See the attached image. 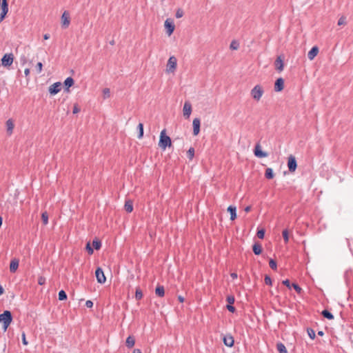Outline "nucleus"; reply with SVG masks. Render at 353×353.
Wrapping results in <instances>:
<instances>
[{"instance_id":"nucleus-1","label":"nucleus","mask_w":353,"mask_h":353,"mask_svg":"<svg viewBox=\"0 0 353 353\" xmlns=\"http://www.w3.org/2000/svg\"><path fill=\"white\" fill-rule=\"evenodd\" d=\"M171 145L172 141L170 137L165 134V130H163L160 134L159 146L161 149L165 150L167 147H170Z\"/></svg>"},{"instance_id":"nucleus-2","label":"nucleus","mask_w":353,"mask_h":353,"mask_svg":"<svg viewBox=\"0 0 353 353\" xmlns=\"http://www.w3.org/2000/svg\"><path fill=\"white\" fill-rule=\"evenodd\" d=\"M12 321V315L10 311L6 310L0 314V322L3 323L4 331H6Z\"/></svg>"},{"instance_id":"nucleus-3","label":"nucleus","mask_w":353,"mask_h":353,"mask_svg":"<svg viewBox=\"0 0 353 353\" xmlns=\"http://www.w3.org/2000/svg\"><path fill=\"white\" fill-rule=\"evenodd\" d=\"M263 92L262 87L260 85H256L251 90V96L254 100L259 101Z\"/></svg>"},{"instance_id":"nucleus-4","label":"nucleus","mask_w":353,"mask_h":353,"mask_svg":"<svg viewBox=\"0 0 353 353\" xmlns=\"http://www.w3.org/2000/svg\"><path fill=\"white\" fill-rule=\"evenodd\" d=\"M14 61V55L12 53L5 54L1 58V65L4 67L10 66Z\"/></svg>"},{"instance_id":"nucleus-5","label":"nucleus","mask_w":353,"mask_h":353,"mask_svg":"<svg viewBox=\"0 0 353 353\" xmlns=\"http://www.w3.org/2000/svg\"><path fill=\"white\" fill-rule=\"evenodd\" d=\"M95 276L98 283L103 284L106 281V277L101 268L98 267L95 271Z\"/></svg>"},{"instance_id":"nucleus-6","label":"nucleus","mask_w":353,"mask_h":353,"mask_svg":"<svg viewBox=\"0 0 353 353\" xmlns=\"http://www.w3.org/2000/svg\"><path fill=\"white\" fill-rule=\"evenodd\" d=\"M177 60L174 56H171L167 63V70L168 72H174L176 68Z\"/></svg>"},{"instance_id":"nucleus-7","label":"nucleus","mask_w":353,"mask_h":353,"mask_svg":"<svg viewBox=\"0 0 353 353\" xmlns=\"http://www.w3.org/2000/svg\"><path fill=\"white\" fill-rule=\"evenodd\" d=\"M164 26L166 29V32L169 36H170L173 33L175 28L173 20L171 19H167L165 21Z\"/></svg>"},{"instance_id":"nucleus-8","label":"nucleus","mask_w":353,"mask_h":353,"mask_svg":"<svg viewBox=\"0 0 353 353\" xmlns=\"http://www.w3.org/2000/svg\"><path fill=\"white\" fill-rule=\"evenodd\" d=\"M288 167L290 172H294L297 168L296 160L293 155H290L288 157Z\"/></svg>"},{"instance_id":"nucleus-9","label":"nucleus","mask_w":353,"mask_h":353,"mask_svg":"<svg viewBox=\"0 0 353 353\" xmlns=\"http://www.w3.org/2000/svg\"><path fill=\"white\" fill-rule=\"evenodd\" d=\"M70 23V14L67 11H64L61 16V25L63 28H66Z\"/></svg>"},{"instance_id":"nucleus-10","label":"nucleus","mask_w":353,"mask_h":353,"mask_svg":"<svg viewBox=\"0 0 353 353\" xmlns=\"http://www.w3.org/2000/svg\"><path fill=\"white\" fill-rule=\"evenodd\" d=\"M61 89V83L56 82L49 87V92L51 95L57 94Z\"/></svg>"},{"instance_id":"nucleus-11","label":"nucleus","mask_w":353,"mask_h":353,"mask_svg":"<svg viewBox=\"0 0 353 353\" xmlns=\"http://www.w3.org/2000/svg\"><path fill=\"white\" fill-rule=\"evenodd\" d=\"M192 112V105L190 101H186L184 103L183 108V114L185 117L188 119Z\"/></svg>"},{"instance_id":"nucleus-12","label":"nucleus","mask_w":353,"mask_h":353,"mask_svg":"<svg viewBox=\"0 0 353 353\" xmlns=\"http://www.w3.org/2000/svg\"><path fill=\"white\" fill-rule=\"evenodd\" d=\"M193 135L197 136L200 132L201 120L199 118H194L192 121Z\"/></svg>"},{"instance_id":"nucleus-13","label":"nucleus","mask_w":353,"mask_h":353,"mask_svg":"<svg viewBox=\"0 0 353 353\" xmlns=\"http://www.w3.org/2000/svg\"><path fill=\"white\" fill-rule=\"evenodd\" d=\"M223 341L225 345L232 347L234 344V337L231 334L224 335Z\"/></svg>"},{"instance_id":"nucleus-14","label":"nucleus","mask_w":353,"mask_h":353,"mask_svg":"<svg viewBox=\"0 0 353 353\" xmlns=\"http://www.w3.org/2000/svg\"><path fill=\"white\" fill-rule=\"evenodd\" d=\"M254 153V155L259 158H263L268 156V154L265 152L262 151L259 143L256 145Z\"/></svg>"},{"instance_id":"nucleus-15","label":"nucleus","mask_w":353,"mask_h":353,"mask_svg":"<svg viewBox=\"0 0 353 353\" xmlns=\"http://www.w3.org/2000/svg\"><path fill=\"white\" fill-rule=\"evenodd\" d=\"M274 65L276 70H277L279 72H281L283 70L284 64L283 59L281 56L277 57L276 59L274 61Z\"/></svg>"},{"instance_id":"nucleus-16","label":"nucleus","mask_w":353,"mask_h":353,"mask_svg":"<svg viewBox=\"0 0 353 353\" xmlns=\"http://www.w3.org/2000/svg\"><path fill=\"white\" fill-rule=\"evenodd\" d=\"M284 88V80L283 78H278L274 83V90L276 92H281Z\"/></svg>"},{"instance_id":"nucleus-17","label":"nucleus","mask_w":353,"mask_h":353,"mask_svg":"<svg viewBox=\"0 0 353 353\" xmlns=\"http://www.w3.org/2000/svg\"><path fill=\"white\" fill-rule=\"evenodd\" d=\"M74 81L73 78H72L71 77L66 78L63 82L65 91L69 92L70 88L74 85Z\"/></svg>"},{"instance_id":"nucleus-18","label":"nucleus","mask_w":353,"mask_h":353,"mask_svg":"<svg viewBox=\"0 0 353 353\" xmlns=\"http://www.w3.org/2000/svg\"><path fill=\"white\" fill-rule=\"evenodd\" d=\"M19 261L17 259H13L12 260H11L10 264V272L14 273L17 271V270L18 269V267H19Z\"/></svg>"},{"instance_id":"nucleus-19","label":"nucleus","mask_w":353,"mask_h":353,"mask_svg":"<svg viewBox=\"0 0 353 353\" xmlns=\"http://www.w3.org/2000/svg\"><path fill=\"white\" fill-rule=\"evenodd\" d=\"M319 52V48L317 46H314L307 53V57L310 60L314 59Z\"/></svg>"},{"instance_id":"nucleus-20","label":"nucleus","mask_w":353,"mask_h":353,"mask_svg":"<svg viewBox=\"0 0 353 353\" xmlns=\"http://www.w3.org/2000/svg\"><path fill=\"white\" fill-rule=\"evenodd\" d=\"M228 211L230 214V219L234 221L236 218V208L233 205H230L228 208Z\"/></svg>"},{"instance_id":"nucleus-21","label":"nucleus","mask_w":353,"mask_h":353,"mask_svg":"<svg viewBox=\"0 0 353 353\" xmlns=\"http://www.w3.org/2000/svg\"><path fill=\"white\" fill-rule=\"evenodd\" d=\"M14 126V125L12 119H10L6 121L7 133L9 135L12 134Z\"/></svg>"},{"instance_id":"nucleus-22","label":"nucleus","mask_w":353,"mask_h":353,"mask_svg":"<svg viewBox=\"0 0 353 353\" xmlns=\"http://www.w3.org/2000/svg\"><path fill=\"white\" fill-rule=\"evenodd\" d=\"M252 250L254 254L259 255L262 252V246L259 243H255L252 246Z\"/></svg>"},{"instance_id":"nucleus-23","label":"nucleus","mask_w":353,"mask_h":353,"mask_svg":"<svg viewBox=\"0 0 353 353\" xmlns=\"http://www.w3.org/2000/svg\"><path fill=\"white\" fill-rule=\"evenodd\" d=\"M155 294L159 297H163L165 295V289L163 285H157L155 289Z\"/></svg>"},{"instance_id":"nucleus-24","label":"nucleus","mask_w":353,"mask_h":353,"mask_svg":"<svg viewBox=\"0 0 353 353\" xmlns=\"http://www.w3.org/2000/svg\"><path fill=\"white\" fill-rule=\"evenodd\" d=\"M124 208L127 212H128V213L132 212L133 210L132 201L131 200L126 201L125 203Z\"/></svg>"},{"instance_id":"nucleus-25","label":"nucleus","mask_w":353,"mask_h":353,"mask_svg":"<svg viewBox=\"0 0 353 353\" xmlns=\"http://www.w3.org/2000/svg\"><path fill=\"white\" fill-rule=\"evenodd\" d=\"M321 315L329 320L334 319V315L327 310H324L321 312Z\"/></svg>"},{"instance_id":"nucleus-26","label":"nucleus","mask_w":353,"mask_h":353,"mask_svg":"<svg viewBox=\"0 0 353 353\" xmlns=\"http://www.w3.org/2000/svg\"><path fill=\"white\" fill-rule=\"evenodd\" d=\"M276 349L279 353H288V350L282 343H278L276 344Z\"/></svg>"},{"instance_id":"nucleus-27","label":"nucleus","mask_w":353,"mask_h":353,"mask_svg":"<svg viewBox=\"0 0 353 353\" xmlns=\"http://www.w3.org/2000/svg\"><path fill=\"white\" fill-rule=\"evenodd\" d=\"M125 343H126V346L129 348H131L134 345L135 340L132 336H129L127 338Z\"/></svg>"},{"instance_id":"nucleus-28","label":"nucleus","mask_w":353,"mask_h":353,"mask_svg":"<svg viewBox=\"0 0 353 353\" xmlns=\"http://www.w3.org/2000/svg\"><path fill=\"white\" fill-rule=\"evenodd\" d=\"M274 174L272 169L270 168H268L265 170V176L268 179H271L274 177Z\"/></svg>"},{"instance_id":"nucleus-29","label":"nucleus","mask_w":353,"mask_h":353,"mask_svg":"<svg viewBox=\"0 0 353 353\" xmlns=\"http://www.w3.org/2000/svg\"><path fill=\"white\" fill-rule=\"evenodd\" d=\"M137 130L139 132L138 138L139 139H142L143 137V124L142 123H139L137 126Z\"/></svg>"},{"instance_id":"nucleus-30","label":"nucleus","mask_w":353,"mask_h":353,"mask_svg":"<svg viewBox=\"0 0 353 353\" xmlns=\"http://www.w3.org/2000/svg\"><path fill=\"white\" fill-rule=\"evenodd\" d=\"M58 296H59V301H65L67 299V297H68L67 294L65 293V292L63 290H61L59 292Z\"/></svg>"},{"instance_id":"nucleus-31","label":"nucleus","mask_w":353,"mask_h":353,"mask_svg":"<svg viewBox=\"0 0 353 353\" xmlns=\"http://www.w3.org/2000/svg\"><path fill=\"white\" fill-rule=\"evenodd\" d=\"M135 298L138 301L141 300L143 298V292L139 288L136 289Z\"/></svg>"},{"instance_id":"nucleus-32","label":"nucleus","mask_w":353,"mask_h":353,"mask_svg":"<svg viewBox=\"0 0 353 353\" xmlns=\"http://www.w3.org/2000/svg\"><path fill=\"white\" fill-rule=\"evenodd\" d=\"M282 235H283V240H284L285 243H288V241H289V232H288V229H285V230H283Z\"/></svg>"},{"instance_id":"nucleus-33","label":"nucleus","mask_w":353,"mask_h":353,"mask_svg":"<svg viewBox=\"0 0 353 353\" xmlns=\"http://www.w3.org/2000/svg\"><path fill=\"white\" fill-rule=\"evenodd\" d=\"M92 246L95 250H98L101 247V242L98 239L93 240Z\"/></svg>"},{"instance_id":"nucleus-34","label":"nucleus","mask_w":353,"mask_h":353,"mask_svg":"<svg viewBox=\"0 0 353 353\" xmlns=\"http://www.w3.org/2000/svg\"><path fill=\"white\" fill-rule=\"evenodd\" d=\"M41 219L44 225H47L48 223V214L47 212H44L41 214Z\"/></svg>"},{"instance_id":"nucleus-35","label":"nucleus","mask_w":353,"mask_h":353,"mask_svg":"<svg viewBox=\"0 0 353 353\" xmlns=\"http://www.w3.org/2000/svg\"><path fill=\"white\" fill-rule=\"evenodd\" d=\"M188 157L190 160H192L194 156V149L193 148H190L187 152Z\"/></svg>"},{"instance_id":"nucleus-36","label":"nucleus","mask_w":353,"mask_h":353,"mask_svg":"<svg viewBox=\"0 0 353 353\" xmlns=\"http://www.w3.org/2000/svg\"><path fill=\"white\" fill-rule=\"evenodd\" d=\"M292 287L294 289V290L298 293V294H301V292H303V290L302 288L297 284V283H293L292 284Z\"/></svg>"},{"instance_id":"nucleus-37","label":"nucleus","mask_w":353,"mask_h":353,"mask_svg":"<svg viewBox=\"0 0 353 353\" xmlns=\"http://www.w3.org/2000/svg\"><path fill=\"white\" fill-rule=\"evenodd\" d=\"M265 230L261 229L257 231L256 236L259 239H263L265 236Z\"/></svg>"},{"instance_id":"nucleus-38","label":"nucleus","mask_w":353,"mask_h":353,"mask_svg":"<svg viewBox=\"0 0 353 353\" xmlns=\"http://www.w3.org/2000/svg\"><path fill=\"white\" fill-rule=\"evenodd\" d=\"M269 265L270 267L274 270H276V268H277V264H276V261H274V259H271L269 261Z\"/></svg>"},{"instance_id":"nucleus-39","label":"nucleus","mask_w":353,"mask_h":353,"mask_svg":"<svg viewBox=\"0 0 353 353\" xmlns=\"http://www.w3.org/2000/svg\"><path fill=\"white\" fill-rule=\"evenodd\" d=\"M103 98L108 99L110 97V90L109 88H105L103 90Z\"/></svg>"},{"instance_id":"nucleus-40","label":"nucleus","mask_w":353,"mask_h":353,"mask_svg":"<svg viewBox=\"0 0 353 353\" xmlns=\"http://www.w3.org/2000/svg\"><path fill=\"white\" fill-rule=\"evenodd\" d=\"M184 14V12L181 8H178L176 11L175 17L177 19L181 18Z\"/></svg>"},{"instance_id":"nucleus-41","label":"nucleus","mask_w":353,"mask_h":353,"mask_svg":"<svg viewBox=\"0 0 353 353\" xmlns=\"http://www.w3.org/2000/svg\"><path fill=\"white\" fill-rule=\"evenodd\" d=\"M307 332L308 336H310V338L311 339H314L315 338V332L313 329L307 328Z\"/></svg>"},{"instance_id":"nucleus-42","label":"nucleus","mask_w":353,"mask_h":353,"mask_svg":"<svg viewBox=\"0 0 353 353\" xmlns=\"http://www.w3.org/2000/svg\"><path fill=\"white\" fill-rule=\"evenodd\" d=\"M226 301L228 303V304L232 305L234 304L235 301L234 296L232 295H229L226 297Z\"/></svg>"},{"instance_id":"nucleus-43","label":"nucleus","mask_w":353,"mask_h":353,"mask_svg":"<svg viewBox=\"0 0 353 353\" xmlns=\"http://www.w3.org/2000/svg\"><path fill=\"white\" fill-rule=\"evenodd\" d=\"M230 48L232 50H237L239 48V43L235 41H232L230 43Z\"/></svg>"},{"instance_id":"nucleus-44","label":"nucleus","mask_w":353,"mask_h":353,"mask_svg":"<svg viewBox=\"0 0 353 353\" xmlns=\"http://www.w3.org/2000/svg\"><path fill=\"white\" fill-rule=\"evenodd\" d=\"M265 283L268 285H272V279L270 276L265 275L264 278Z\"/></svg>"},{"instance_id":"nucleus-45","label":"nucleus","mask_w":353,"mask_h":353,"mask_svg":"<svg viewBox=\"0 0 353 353\" xmlns=\"http://www.w3.org/2000/svg\"><path fill=\"white\" fill-rule=\"evenodd\" d=\"M43 64L41 62H38L36 65V69L37 73H40L42 71Z\"/></svg>"},{"instance_id":"nucleus-46","label":"nucleus","mask_w":353,"mask_h":353,"mask_svg":"<svg viewBox=\"0 0 353 353\" xmlns=\"http://www.w3.org/2000/svg\"><path fill=\"white\" fill-rule=\"evenodd\" d=\"M46 283V278L41 276L38 278V284L40 285H43Z\"/></svg>"},{"instance_id":"nucleus-47","label":"nucleus","mask_w":353,"mask_h":353,"mask_svg":"<svg viewBox=\"0 0 353 353\" xmlns=\"http://www.w3.org/2000/svg\"><path fill=\"white\" fill-rule=\"evenodd\" d=\"M85 248L89 254H93L94 250H93V248L90 246V243H87Z\"/></svg>"},{"instance_id":"nucleus-48","label":"nucleus","mask_w":353,"mask_h":353,"mask_svg":"<svg viewBox=\"0 0 353 353\" xmlns=\"http://www.w3.org/2000/svg\"><path fill=\"white\" fill-rule=\"evenodd\" d=\"M226 308L228 310V311L232 313H234L236 311V308L232 305L230 304H228L226 305Z\"/></svg>"},{"instance_id":"nucleus-49","label":"nucleus","mask_w":353,"mask_h":353,"mask_svg":"<svg viewBox=\"0 0 353 353\" xmlns=\"http://www.w3.org/2000/svg\"><path fill=\"white\" fill-rule=\"evenodd\" d=\"M80 112V108L77 104H74L73 107L72 112L73 114H77Z\"/></svg>"},{"instance_id":"nucleus-50","label":"nucleus","mask_w":353,"mask_h":353,"mask_svg":"<svg viewBox=\"0 0 353 353\" xmlns=\"http://www.w3.org/2000/svg\"><path fill=\"white\" fill-rule=\"evenodd\" d=\"M345 23V18L344 17H341L338 21V25L341 26Z\"/></svg>"},{"instance_id":"nucleus-51","label":"nucleus","mask_w":353,"mask_h":353,"mask_svg":"<svg viewBox=\"0 0 353 353\" xmlns=\"http://www.w3.org/2000/svg\"><path fill=\"white\" fill-rule=\"evenodd\" d=\"M282 283H283V284L284 285H285V286H286L287 288H288L289 289H290V288H291V286H292V285H290V281H289L288 279H285V280L283 281V282H282Z\"/></svg>"},{"instance_id":"nucleus-52","label":"nucleus","mask_w":353,"mask_h":353,"mask_svg":"<svg viewBox=\"0 0 353 353\" xmlns=\"http://www.w3.org/2000/svg\"><path fill=\"white\" fill-rule=\"evenodd\" d=\"M22 336V343H23V344L25 345H28V341L26 340L25 332L22 333V336Z\"/></svg>"},{"instance_id":"nucleus-53","label":"nucleus","mask_w":353,"mask_h":353,"mask_svg":"<svg viewBox=\"0 0 353 353\" xmlns=\"http://www.w3.org/2000/svg\"><path fill=\"white\" fill-rule=\"evenodd\" d=\"M85 306L88 308H91L93 306V302L90 300H88L86 302H85Z\"/></svg>"},{"instance_id":"nucleus-54","label":"nucleus","mask_w":353,"mask_h":353,"mask_svg":"<svg viewBox=\"0 0 353 353\" xmlns=\"http://www.w3.org/2000/svg\"><path fill=\"white\" fill-rule=\"evenodd\" d=\"M24 74L26 77H28V75L30 74V69L26 68L24 70Z\"/></svg>"},{"instance_id":"nucleus-55","label":"nucleus","mask_w":353,"mask_h":353,"mask_svg":"<svg viewBox=\"0 0 353 353\" xmlns=\"http://www.w3.org/2000/svg\"><path fill=\"white\" fill-rule=\"evenodd\" d=\"M230 276L233 279H235L238 277V275L235 272H232L230 274Z\"/></svg>"},{"instance_id":"nucleus-56","label":"nucleus","mask_w":353,"mask_h":353,"mask_svg":"<svg viewBox=\"0 0 353 353\" xmlns=\"http://www.w3.org/2000/svg\"><path fill=\"white\" fill-rule=\"evenodd\" d=\"M21 61L23 64L26 63V57L25 56H23L21 57Z\"/></svg>"},{"instance_id":"nucleus-57","label":"nucleus","mask_w":353,"mask_h":353,"mask_svg":"<svg viewBox=\"0 0 353 353\" xmlns=\"http://www.w3.org/2000/svg\"><path fill=\"white\" fill-rule=\"evenodd\" d=\"M178 300L179 301V302L183 303L185 299L182 296L179 295L178 296Z\"/></svg>"},{"instance_id":"nucleus-58","label":"nucleus","mask_w":353,"mask_h":353,"mask_svg":"<svg viewBox=\"0 0 353 353\" xmlns=\"http://www.w3.org/2000/svg\"><path fill=\"white\" fill-rule=\"evenodd\" d=\"M49 38H50V34H45L43 35V39H44L45 40H47V39H48Z\"/></svg>"},{"instance_id":"nucleus-59","label":"nucleus","mask_w":353,"mask_h":353,"mask_svg":"<svg viewBox=\"0 0 353 353\" xmlns=\"http://www.w3.org/2000/svg\"><path fill=\"white\" fill-rule=\"evenodd\" d=\"M4 292V290L3 287L0 285V296L2 295Z\"/></svg>"},{"instance_id":"nucleus-60","label":"nucleus","mask_w":353,"mask_h":353,"mask_svg":"<svg viewBox=\"0 0 353 353\" xmlns=\"http://www.w3.org/2000/svg\"><path fill=\"white\" fill-rule=\"evenodd\" d=\"M250 210H251V206H247V207H245V212H250Z\"/></svg>"},{"instance_id":"nucleus-61","label":"nucleus","mask_w":353,"mask_h":353,"mask_svg":"<svg viewBox=\"0 0 353 353\" xmlns=\"http://www.w3.org/2000/svg\"><path fill=\"white\" fill-rule=\"evenodd\" d=\"M133 353H142L141 350L139 349H134L133 351Z\"/></svg>"},{"instance_id":"nucleus-62","label":"nucleus","mask_w":353,"mask_h":353,"mask_svg":"<svg viewBox=\"0 0 353 353\" xmlns=\"http://www.w3.org/2000/svg\"><path fill=\"white\" fill-rule=\"evenodd\" d=\"M318 334H319V336H323V335L324 334V333H323V331H319V332H318Z\"/></svg>"},{"instance_id":"nucleus-63","label":"nucleus","mask_w":353,"mask_h":353,"mask_svg":"<svg viewBox=\"0 0 353 353\" xmlns=\"http://www.w3.org/2000/svg\"><path fill=\"white\" fill-rule=\"evenodd\" d=\"M1 3H8V0H1Z\"/></svg>"},{"instance_id":"nucleus-64","label":"nucleus","mask_w":353,"mask_h":353,"mask_svg":"<svg viewBox=\"0 0 353 353\" xmlns=\"http://www.w3.org/2000/svg\"><path fill=\"white\" fill-rule=\"evenodd\" d=\"M2 222H3V219H2V217L0 216V227L2 225Z\"/></svg>"}]
</instances>
